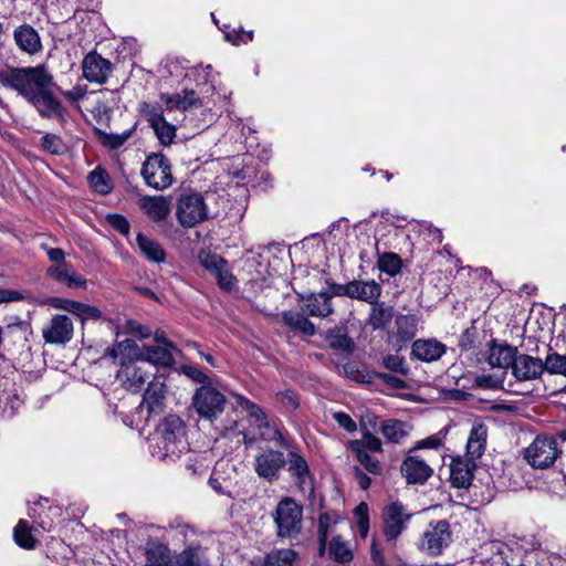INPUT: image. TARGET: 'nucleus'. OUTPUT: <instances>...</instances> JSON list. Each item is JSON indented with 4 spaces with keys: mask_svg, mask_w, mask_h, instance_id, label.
Returning <instances> with one entry per match:
<instances>
[{
    "mask_svg": "<svg viewBox=\"0 0 566 566\" xmlns=\"http://www.w3.org/2000/svg\"><path fill=\"white\" fill-rule=\"evenodd\" d=\"M0 84L21 96L42 119L66 123V109L53 91L56 84L46 64L7 65L6 69L0 70Z\"/></svg>",
    "mask_w": 566,
    "mask_h": 566,
    "instance_id": "nucleus-1",
    "label": "nucleus"
},
{
    "mask_svg": "<svg viewBox=\"0 0 566 566\" xmlns=\"http://www.w3.org/2000/svg\"><path fill=\"white\" fill-rule=\"evenodd\" d=\"M186 427L180 417L169 415L157 426L155 439L160 457L175 459L187 449Z\"/></svg>",
    "mask_w": 566,
    "mask_h": 566,
    "instance_id": "nucleus-2",
    "label": "nucleus"
},
{
    "mask_svg": "<svg viewBox=\"0 0 566 566\" xmlns=\"http://www.w3.org/2000/svg\"><path fill=\"white\" fill-rule=\"evenodd\" d=\"M272 516L279 538L293 539L301 534L303 507L294 499L289 496L283 497L277 503Z\"/></svg>",
    "mask_w": 566,
    "mask_h": 566,
    "instance_id": "nucleus-3",
    "label": "nucleus"
},
{
    "mask_svg": "<svg viewBox=\"0 0 566 566\" xmlns=\"http://www.w3.org/2000/svg\"><path fill=\"white\" fill-rule=\"evenodd\" d=\"M453 542L451 525L446 520L432 521L428 524L417 544L418 549L429 557L443 554Z\"/></svg>",
    "mask_w": 566,
    "mask_h": 566,
    "instance_id": "nucleus-4",
    "label": "nucleus"
},
{
    "mask_svg": "<svg viewBox=\"0 0 566 566\" xmlns=\"http://www.w3.org/2000/svg\"><path fill=\"white\" fill-rule=\"evenodd\" d=\"M562 454L555 436H537L524 450V459L534 469H546Z\"/></svg>",
    "mask_w": 566,
    "mask_h": 566,
    "instance_id": "nucleus-5",
    "label": "nucleus"
},
{
    "mask_svg": "<svg viewBox=\"0 0 566 566\" xmlns=\"http://www.w3.org/2000/svg\"><path fill=\"white\" fill-rule=\"evenodd\" d=\"M140 174L147 186L164 190L172 184L171 166L163 154L147 156Z\"/></svg>",
    "mask_w": 566,
    "mask_h": 566,
    "instance_id": "nucleus-6",
    "label": "nucleus"
},
{
    "mask_svg": "<svg viewBox=\"0 0 566 566\" xmlns=\"http://www.w3.org/2000/svg\"><path fill=\"white\" fill-rule=\"evenodd\" d=\"M226 402L224 395L211 385L197 388L192 396V406L197 413L209 421L223 412Z\"/></svg>",
    "mask_w": 566,
    "mask_h": 566,
    "instance_id": "nucleus-7",
    "label": "nucleus"
},
{
    "mask_svg": "<svg viewBox=\"0 0 566 566\" xmlns=\"http://www.w3.org/2000/svg\"><path fill=\"white\" fill-rule=\"evenodd\" d=\"M182 227L192 228L208 218V208L201 195L191 192L181 195L176 211Z\"/></svg>",
    "mask_w": 566,
    "mask_h": 566,
    "instance_id": "nucleus-8",
    "label": "nucleus"
},
{
    "mask_svg": "<svg viewBox=\"0 0 566 566\" xmlns=\"http://www.w3.org/2000/svg\"><path fill=\"white\" fill-rule=\"evenodd\" d=\"M410 517L400 502H392L385 507L381 515L382 534L391 547L396 546V541L407 528Z\"/></svg>",
    "mask_w": 566,
    "mask_h": 566,
    "instance_id": "nucleus-9",
    "label": "nucleus"
},
{
    "mask_svg": "<svg viewBox=\"0 0 566 566\" xmlns=\"http://www.w3.org/2000/svg\"><path fill=\"white\" fill-rule=\"evenodd\" d=\"M285 465L284 453L270 448L256 454L253 463L256 475L268 483L276 482Z\"/></svg>",
    "mask_w": 566,
    "mask_h": 566,
    "instance_id": "nucleus-10",
    "label": "nucleus"
},
{
    "mask_svg": "<svg viewBox=\"0 0 566 566\" xmlns=\"http://www.w3.org/2000/svg\"><path fill=\"white\" fill-rule=\"evenodd\" d=\"M418 322V317L413 314H398L395 317V329L388 334V342L397 352L415 338Z\"/></svg>",
    "mask_w": 566,
    "mask_h": 566,
    "instance_id": "nucleus-11",
    "label": "nucleus"
},
{
    "mask_svg": "<svg viewBox=\"0 0 566 566\" xmlns=\"http://www.w3.org/2000/svg\"><path fill=\"white\" fill-rule=\"evenodd\" d=\"M408 453L400 465V472L409 484H423L433 474V469L419 455Z\"/></svg>",
    "mask_w": 566,
    "mask_h": 566,
    "instance_id": "nucleus-12",
    "label": "nucleus"
},
{
    "mask_svg": "<svg viewBox=\"0 0 566 566\" xmlns=\"http://www.w3.org/2000/svg\"><path fill=\"white\" fill-rule=\"evenodd\" d=\"M153 373L144 368V364H128L118 369L116 374L120 385L132 392H139L153 377Z\"/></svg>",
    "mask_w": 566,
    "mask_h": 566,
    "instance_id": "nucleus-13",
    "label": "nucleus"
},
{
    "mask_svg": "<svg viewBox=\"0 0 566 566\" xmlns=\"http://www.w3.org/2000/svg\"><path fill=\"white\" fill-rule=\"evenodd\" d=\"M511 370L518 381L539 379L543 375L542 359L527 354H517Z\"/></svg>",
    "mask_w": 566,
    "mask_h": 566,
    "instance_id": "nucleus-14",
    "label": "nucleus"
},
{
    "mask_svg": "<svg viewBox=\"0 0 566 566\" xmlns=\"http://www.w3.org/2000/svg\"><path fill=\"white\" fill-rule=\"evenodd\" d=\"M46 277L69 289H86L87 280L77 274L71 263L51 265L45 271Z\"/></svg>",
    "mask_w": 566,
    "mask_h": 566,
    "instance_id": "nucleus-15",
    "label": "nucleus"
},
{
    "mask_svg": "<svg viewBox=\"0 0 566 566\" xmlns=\"http://www.w3.org/2000/svg\"><path fill=\"white\" fill-rule=\"evenodd\" d=\"M46 277L69 289H86L87 280L77 274L71 263L51 265L45 271Z\"/></svg>",
    "mask_w": 566,
    "mask_h": 566,
    "instance_id": "nucleus-16",
    "label": "nucleus"
},
{
    "mask_svg": "<svg viewBox=\"0 0 566 566\" xmlns=\"http://www.w3.org/2000/svg\"><path fill=\"white\" fill-rule=\"evenodd\" d=\"M143 348L140 349L132 338L118 340L115 346L108 350V356L119 368L128 364L142 363Z\"/></svg>",
    "mask_w": 566,
    "mask_h": 566,
    "instance_id": "nucleus-17",
    "label": "nucleus"
},
{
    "mask_svg": "<svg viewBox=\"0 0 566 566\" xmlns=\"http://www.w3.org/2000/svg\"><path fill=\"white\" fill-rule=\"evenodd\" d=\"M146 116L160 144L164 146L170 145L176 137V127L165 119L163 109L159 106H150Z\"/></svg>",
    "mask_w": 566,
    "mask_h": 566,
    "instance_id": "nucleus-18",
    "label": "nucleus"
},
{
    "mask_svg": "<svg viewBox=\"0 0 566 566\" xmlns=\"http://www.w3.org/2000/svg\"><path fill=\"white\" fill-rule=\"evenodd\" d=\"M73 336V324L66 315H55L51 319L50 326L43 328V338L50 344H65Z\"/></svg>",
    "mask_w": 566,
    "mask_h": 566,
    "instance_id": "nucleus-19",
    "label": "nucleus"
},
{
    "mask_svg": "<svg viewBox=\"0 0 566 566\" xmlns=\"http://www.w3.org/2000/svg\"><path fill=\"white\" fill-rule=\"evenodd\" d=\"M517 354L515 346L492 339L489 344L488 363L492 368L512 369Z\"/></svg>",
    "mask_w": 566,
    "mask_h": 566,
    "instance_id": "nucleus-20",
    "label": "nucleus"
},
{
    "mask_svg": "<svg viewBox=\"0 0 566 566\" xmlns=\"http://www.w3.org/2000/svg\"><path fill=\"white\" fill-rule=\"evenodd\" d=\"M166 401V385L159 378H153L143 396L142 405L148 409V415H159L164 411Z\"/></svg>",
    "mask_w": 566,
    "mask_h": 566,
    "instance_id": "nucleus-21",
    "label": "nucleus"
},
{
    "mask_svg": "<svg viewBox=\"0 0 566 566\" xmlns=\"http://www.w3.org/2000/svg\"><path fill=\"white\" fill-rule=\"evenodd\" d=\"M446 352L447 346L436 338L417 339L411 346V356L424 363L440 359Z\"/></svg>",
    "mask_w": 566,
    "mask_h": 566,
    "instance_id": "nucleus-22",
    "label": "nucleus"
},
{
    "mask_svg": "<svg viewBox=\"0 0 566 566\" xmlns=\"http://www.w3.org/2000/svg\"><path fill=\"white\" fill-rule=\"evenodd\" d=\"M13 39L17 46L29 55L39 53L43 48L39 32L29 23L17 27Z\"/></svg>",
    "mask_w": 566,
    "mask_h": 566,
    "instance_id": "nucleus-23",
    "label": "nucleus"
},
{
    "mask_svg": "<svg viewBox=\"0 0 566 566\" xmlns=\"http://www.w3.org/2000/svg\"><path fill=\"white\" fill-rule=\"evenodd\" d=\"M289 472L302 491L312 490V475L307 461L295 451L289 452Z\"/></svg>",
    "mask_w": 566,
    "mask_h": 566,
    "instance_id": "nucleus-24",
    "label": "nucleus"
},
{
    "mask_svg": "<svg viewBox=\"0 0 566 566\" xmlns=\"http://www.w3.org/2000/svg\"><path fill=\"white\" fill-rule=\"evenodd\" d=\"M138 206L153 222L163 221L170 214V203L161 196H144L138 200Z\"/></svg>",
    "mask_w": 566,
    "mask_h": 566,
    "instance_id": "nucleus-25",
    "label": "nucleus"
},
{
    "mask_svg": "<svg viewBox=\"0 0 566 566\" xmlns=\"http://www.w3.org/2000/svg\"><path fill=\"white\" fill-rule=\"evenodd\" d=\"M305 311L313 317H327L333 314L332 295L326 292L311 293L302 296Z\"/></svg>",
    "mask_w": 566,
    "mask_h": 566,
    "instance_id": "nucleus-26",
    "label": "nucleus"
},
{
    "mask_svg": "<svg viewBox=\"0 0 566 566\" xmlns=\"http://www.w3.org/2000/svg\"><path fill=\"white\" fill-rule=\"evenodd\" d=\"M474 460L453 458L450 464V482L454 488H468L473 480Z\"/></svg>",
    "mask_w": 566,
    "mask_h": 566,
    "instance_id": "nucleus-27",
    "label": "nucleus"
},
{
    "mask_svg": "<svg viewBox=\"0 0 566 566\" xmlns=\"http://www.w3.org/2000/svg\"><path fill=\"white\" fill-rule=\"evenodd\" d=\"M105 69L106 59H104L101 54L96 53V51H91L83 59V76L88 82L104 83L106 80V74L104 72Z\"/></svg>",
    "mask_w": 566,
    "mask_h": 566,
    "instance_id": "nucleus-28",
    "label": "nucleus"
},
{
    "mask_svg": "<svg viewBox=\"0 0 566 566\" xmlns=\"http://www.w3.org/2000/svg\"><path fill=\"white\" fill-rule=\"evenodd\" d=\"M381 295V286L376 281H363L353 280L350 281V296L358 301L366 302L368 304H375Z\"/></svg>",
    "mask_w": 566,
    "mask_h": 566,
    "instance_id": "nucleus-29",
    "label": "nucleus"
},
{
    "mask_svg": "<svg viewBox=\"0 0 566 566\" xmlns=\"http://www.w3.org/2000/svg\"><path fill=\"white\" fill-rule=\"evenodd\" d=\"M370 305L371 308L367 317V325L374 331L386 329L395 316L394 306L388 305L385 302H379V300L377 303Z\"/></svg>",
    "mask_w": 566,
    "mask_h": 566,
    "instance_id": "nucleus-30",
    "label": "nucleus"
},
{
    "mask_svg": "<svg viewBox=\"0 0 566 566\" xmlns=\"http://www.w3.org/2000/svg\"><path fill=\"white\" fill-rule=\"evenodd\" d=\"M488 428L483 423H475L471 428L467 441V455L470 460L479 459L485 450Z\"/></svg>",
    "mask_w": 566,
    "mask_h": 566,
    "instance_id": "nucleus-31",
    "label": "nucleus"
},
{
    "mask_svg": "<svg viewBox=\"0 0 566 566\" xmlns=\"http://www.w3.org/2000/svg\"><path fill=\"white\" fill-rule=\"evenodd\" d=\"M145 555L151 566H175L176 563L169 547L159 542L147 543Z\"/></svg>",
    "mask_w": 566,
    "mask_h": 566,
    "instance_id": "nucleus-32",
    "label": "nucleus"
},
{
    "mask_svg": "<svg viewBox=\"0 0 566 566\" xmlns=\"http://www.w3.org/2000/svg\"><path fill=\"white\" fill-rule=\"evenodd\" d=\"M170 348L159 346H144L142 354V364H150L156 367H171L175 358Z\"/></svg>",
    "mask_w": 566,
    "mask_h": 566,
    "instance_id": "nucleus-33",
    "label": "nucleus"
},
{
    "mask_svg": "<svg viewBox=\"0 0 566 566\" xmlns=\"http://www.w3.org/2000/svg\"><path fill=\"white\" fill-rule=\"evenodd\" d=\"M138 249L143 256L153 263H164L166 261V252L164 248L154 239L138 233L136 237Z\"/></svg>",
    "mask_w": 566,
    "mask_h": 566,
    "instance_id": "nucleus-34",
    "label": "nucleus"
},
{
    "mask_svg": "<svg viewBox=\"0 0 566 566\" xmlns=\"http://www.w3.org/2000/svg\"><path fill=\"white\" fill-rule=\"evenodd\" d=\"M328 346L335 350L352 354L355 349L354 340L348 336L346 327L336 326L326 333Z\"/></svg>",
    "mask_w": 566,
    "mask_h": 566,
    "instance_id": "nucleus-35",
    "label": "nucleus"
},
{
    "mask_svg": "<svg viewBox=\"0 0 566 566\" xmlns=\"http://www.w3.org/2000/svg\"><path fill=\"white\" fill-rule=\"evenodd\" d=\"M300 555L292 548L272 549L264 557V566H295Z\"/></svg>",
    "mask_w": 566,
    "mask_h": 566,
    "instance_id": "nucleus-36",
    "label": "nucleus"
},
{
    "mask_svg": "<svg viewBox=\"0 0 566 566\" xmlns=\"http://www.w3.org/2000/svg\"><path fill=\"white\" fill-rule=\"evenodd\" d=\"M282 319L284 324L293 331L301 332L306 336H313L315 334L314 324L302 313L286 311L282 313Z\"/></svg>",
    "mask_w": 566,
    "mask_h": 566,
    "instance_id": "nucleus-37",
    "label": "nucleus"
},
{
    "mask_svg": "<svg viewBox=\"0 0 566 566\" xmlns=\"http://www.w3.org/2000/svg\"><path fill=\"white\" fill-rule=\"evenodd\" d=\"M376 254L378 256L377 266L381 272H385L389 276H396L398 273H400L401 268H402V260L397 253H394V252L380 253L378 250V241H377L376 242Z\"/></svg>",
    "mask_w": 566,
    "mask_h": 566,
    "instance_id": "nucleus-38",
    "label": "nucleus"
},
{
    "mask_svg": "<svg viewBox=\"0 0 566 566\" xmlns=\"http://www.w3.org/2000/svg\"><path fill=\"white\" fill-rule=\"evenodd\" d=\"M15 544L24 549H34L39 541L33 536L31 527L25 520H20L13 530Z\"/></svg>",
    "mask_w": 566,
    "mask_h": 566,
    "instance_id": "nucleus-39",
    "label": "nucleus"
},
{
    "mask_svg": "<svg viewBox=\"0 0 566 566\" xmlns=\"http://www.w3.org/2000/svg\"><path fill=\"white\" fill-rule=\"evenodd\" d=\"M105 356H106V354H104L98 359L91 361L88 364V366L84 369V377H85L86 381L88 384L95 386L96 388H98L103 392V395H105V392H104L105 370H104L102 361Z\"/></svg>",
    "mask_w": 566,
    "mask_h": 566,
    "instance_id": "nucleus-40",
    "label": "nucleus"
},
{
    "mask_svg": "<svg viewBox=\"0 0 566 566\" xmlns=\"http://www.w3.org/2000/svg\"><path fill=\"white\" fill-rule=\"evenodd\" d=\"M380 432L388 442L399 443L406 436V423L397 419H389L381 423Z\"/></svg>",
    "mask_w": 566,
    "mask_h": 566,
    "instance_id": "nucleus-41",
    "label": "nucleus"
},
{
    "mask_svg": "<svg viewBox=\"0 0 566 566\" xmlns=\"http://www.w3.org/2000/svg\"><path fill=\"white\" fill-rule=\"evenodd\" d=\"M175 566H209V564L200 547H188L176 557Z\"/></svg>",
    "mask_w": 566,
    "mask_h": 566,
    "instance_id": "nucleus-42",
    "label": "nucleus"
},
{
    "mask_svg": "<svg viewBox=\"0 0 566 566\" xmlns=\"http://www.w3.org/2000/svg\"><path fill=\"white\" fill-rule=\"evenodd\" d=\"M147 411L148 409L144 405L139 403L134 411L122 417V422L132 429L142 431L145 429L150 417L153 416L148 415Z\"/></svg>",
    "mask_w": 566,
    "mask_h": 566,
    "instance_id": "nucleus-43",
    "label": "nucleus"
},
{
    "mask_svg": "<svg viewBox=\"0 0 566 566\" xmlns=\"http://www.w3.org/2000/svg\"><path fill=\"white\" fill-rule=\"evenodd\" d=\"M543 374L560 375L566 377V356L556 352L548 353L542 360Z\"/></svg>",
    "mask_w": 566,
    "mask_h": 566,
    "instance_id": "nucleus-44",
    "label": "nucleus"
},
{
    "mask_svg": "<svg viewBox=\"0 0 566 566\" xmlns=\"http://www.w3.org/2000/svg\"><path fill=\"white\" fill-rule=\"evenodd\" d=\"M328 552L331 557L338 563H348L354 555L348 544L340 536H334L329 542Z\"/></svg>",
    "mask_w": 566,
    "mask_h": 566,
    "instance_id": "nucleus-45",
    "label": "nucleus"
},
{
    "mask_svg": "<svg viewBox=\"0 0 566 566\" xmlns=\"http://www.w3.org/2000/svg\"><path fill=\"white\" fill-rule=\"evenodd\" d=\"M40 145L45 153L54 156L64 155L67 149L62 137L52 133L43 135L40 139Z\"/></svg>",
    "mask_w": 566,
    "mask_h": 566,
    "instance_id": "nucleus-46",
    "label": "nucleus"
},
{
    "mask_svg": "<svg viewBox=\"0 0 566 566\" xmlns=\"http://www.w3.org/2000/svg\"><path fill=\"white\" fill-rule=\"evenodd\" d=\"M349 448L352 451H373L379 452L381 451V442L369 431H365L363 433L361 439L349 441Z\"/></svg>",
    "mask_w": 566,
    "mask_h": 566,
    "instance_id": "nucleus-47",
    "label": "nucleus"
},
{
    "mask_svg": "<svg viewBox=\"0 0 566 566\" xmlns=\"http://www.w3.org/2000/svg\"><path fill=\"white\" fill-rule=\"evenodd\" d=\"M448 432H449V427H444L437 433H434L430 437H427L422 440L417 441L411 450L412 451L422 450V449L438 450L439 448H441L443 446V442L447 438Z\"/></svg>",
    "mask_w": 566,
    "mask_h": 566,
    "instance_id": "nucleus-48",
    "label": "nucleus"
},
{
    "mask_svg": "<svg viewBox=\"0 0 566 566\" xmlns=\"http://www.w3.org/2000/svg\"><path fill=\"white\" fill-rule=\"evenodd\" d=\"M359 536L365 539L369 533V507L366 502H360L354 510Z\"/></svg>",
    "mask_w": 566,
    "mask_h": 566,
    "instance_id": "nucleus-49",
    "label": "nucleus"
},
{
    "mask_svg": "<svg viewBox=\"0 0 566 566\" xmlns=\"http://www.w3.org/2000/svg\"><path fill=\"white\" fill-rule=\"evenodd\" d=\"M87 181L94 191L106 195V170L102 165H98L87 175Z\"/></svg>",
    "mask_w": 566,
    "mask_h": 566,
    "instance_id": "nucleus-50",
    "label": "nucleus"
},
{
    "mask_svg": "<svg viewBox=\"0 0 566 566\" xmlns=\"http://www.w3.org/2000/svg\"><path fill=\"white\" fill-rule=\"evenodd\" d=\"M382 366L392 373L400 375L408 374V367L406 365L405 358L398 355L388 354L384 356Z\"/></svg>",
    "mask_w": 566,
    "mask_h": 566,
    "instance_id": "nucleus-51",
    "label": "nucleus"
},
{
    "mask_svg": "<svg viewBox=\"0 0 566 566\" xmlns=\"http://www.w3.org/2000/svg\"><path fill=\"white\" fill-rule=\"evenodd\" d=\"M360 464L371 474L379 475L381 474V465L380 462L367 453V451H353Z\"/></svg>",
    "mask_w": 566,
    "mask_h": 566,
    "instance_id": "nucleus-52",
    "label": "nucleus"
},
{
    "mask_svg": "<svg viewBox=\"0 0 566 566\" xmlns=\"http://www.w3.org/2000/svg\"><path fill=\"white\" fill-rule=\"evenodd\" d=\"M199 260L200 264L212 275L227 263L224 259L213 253H202L199 255Z\"/></svg>",
    "mask_w": 566,
    "mask_h": 566,
    "instance_id": "nucleus-53",
    "label": "nucleus"
},
{
    "mask_svg": "<svg viewBox=\"0 0 566 566\" xmlns=\"http://www.w3.org/2000/svg\"><path fill=\"white\" fill-rule=\"evenodd\" d=\"M213 276L220 289L226 291H231L233 289L235 279L228 268V262L226 265L221 266Z\"/></svg>",
    "mask_w": 566,
    "mask_h": 566,
    "instance_id": "nucleus-54",
    "label": "nucleus"
},
{
    "mask_svg": "<svg viewBox=\"0 0 566 566\" xmlns=\"http://www.w3.org/2000/svg\"><path fill=\"white\" fill-rule=\"evenodd\" d=\"M180 370L188 378L195 382L201 384V386H210V378L200 368L193 365H182Z\"/></svg>",
    "mask_w": 566,
    "mask_h": 566,
    "instance_id": "nucleus-55",
    "label": "nucleus"
},
{
    "mask_svg": "<svg viewBox=\"0 0 566 566\" xmlns=\"http://www.w3.org/2000/svg\"><path fill=\"white\" fill-rule=\"evenodd\" d=\"M46 303L54 308L63 310L72 314H76L80 306H82V302L62 297H50Z\"/></svg>",
    "mask_w": 566,
    "mask_h": 566,
    "instance_id": "nucleus-56",
    "label": "nucleus"
},
{
    "mask_svg": "<svg viewBox=\"0 0 566 566\" xmlns=\"http://www.w3.org/2000/svg\"><path fill=\"white\" fill-rule=\"evenodd\" d=\"M124 333L134 335L140 339L148 338L153 334L148 326L142 325L134 319L126 321L124 325Z\"/></svg>",
    "mask_w": 566,
    "mask_h": 566,
    "instance_id": "nucleus-57",
    "label": "nucleus"
},
{
    "mask_svg": "<svg viewBox=\"0 0 566 566\" xmlns=\"http://www.w3.org/2000/svg\"><path fill=\"white\" fill-rule=\"evenodd\" d=\"M333 419L336 423L343 428L345 431L353 433L357 430V424L355 420L344 411H336L333 413Z\"/></svg>",
    "mask_w": 566,
    "mask_h": 566,
    "instance_id": "nucleus-58",
    "label": "nucleus"
},
{
    "mask_svg": "<svg viewBox=\"0 0 566 566\" xmlns=\"http://www.w3.org/2000/svg\"><path fill=\"white\" fill-rule=\"evenodd\" d=\"M108 226L118 231L120 234L127 237L129 234L130 226L128 220L122 214H108Z\"/></svg>",
    "mask_w": 566,
    "mask_h": 566,
    "instance_id": "nucleus-59",
    "label": "nucleus"
},
{
    "mask_svg": "<svg viewBox=\"0 0 566 566\" xmlns=\"http://www.w3.org/2000/svg\"><path fill=\"white\" fill-rule=\"evenodd\" d=\"M502 380L491 375H480L474 378V385L482 389H497L502 386Z\"/></svg>",
    "mask_w": 566,
    "mask_h": 566,
    "instance_id": "nucleus-60",
    "label": "nucleus"
},
{
    "mask_svg": "<svg viewBox=\"0 0 566 566\" xmlns=\"http://www.w3.org/2000/svg\"><path fill=\"white\" fill-rule=\"evenodd\" d=\"M279 401L287 409L294 410L300 406L296 394L292 390H284L276 394Z\"/></svg>",
    "mask_w": 566,
    "mask_h": 566,
    "instance_id": "nucleus-61",
    "label": "nucleus"
},
{
    "mask_svg": "<svg viewBox=\"0 0 566 566\" xmlns=\"http://www.w3.org/2000/svg\"><path fill=\"white\" fill-rule=\"evenodd\" d=\"M375 377L394 389H405L407 387V382L403 379L391 374L375 373Z\"/></svg>",
    "mask_w": 566,
    "mask_h": 566,
    "instance_id": "nucleus-62",
    "label": "nucleus"
},
{
    "mask_svg": "<svg viewBox=\"0 0 566 566\" xmlns=\"http://www.w3.org/2000/svg\"><path fill=\"white\" fill-rule=\"evenodd\" d=\"M370 559L375 566H389L385 559L384 551L375 537L370 544Z\"/></svg>",
    "mask_w": 566,
    "mask_h": 566,
    "instance_id": "nucleus-63",
    "label": "nucleus"
},
{
    "mask_svg": "<svg viewBox=\"0 0 566 566\" xmlns=\"http://www.w3.org/2000/svg\"><path fill=\"white\" fill-rule=\"evenodd\" d=\"M224 36L227 41L232 42L235 45H239L240 43H248L253 39L252 32H244L242 30L226 32Z\"/></svg>",
    "mask_w": 566,
    "mask_h": 566,
    "instance_id": "nucleus-64",
    "label": "nucleus"
}]
</instances>
